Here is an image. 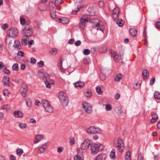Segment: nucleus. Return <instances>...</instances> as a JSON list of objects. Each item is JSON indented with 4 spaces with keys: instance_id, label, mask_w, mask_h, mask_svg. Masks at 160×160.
Masks as SVG:
<instances>
[{
    "instance_id": "obj_42",
    "label": "nucleus",
    "mask_w": 160,
    "mask_h": 160,
    "mask_svg": "<svg viewBox=\"0 0 160 160\" xmlns=\"http://www.w3.org/2000/svg\"><path fill=\"white\" fill-rule=\"evenodd\" d=\"M27 126V125L26 124L23 123H20L19 125V128L22 129H23L26 128Z\"/></svg>"
},
{
    "instance_id": "obj_57",
    "label": "nucleus",
    "mask_w": 160,
    "mask_h": 160,
    "mask_svg": "<svg viewBox=\"0 0 160 160\" xmlns=\"http://www.w3.org/2000/svg\"><path fill=\"white\" fill-rule=\"evenodd\" d=\"M155 81V78L154 77L152 78L150 81V85H152L154 83Z\"/></svg>"
},
{
    "instance_id": "obj_48",
    "label": "nucleus",
    "mask_w": 160,
    "mask_h": 160,
    "mask_svg": "<svg viewBox=\"0 0 160 160\" xmlns=\"http://www.w3.org/2000/svg\"><path fill=\"white\" fill-rule=\"evenodd\" d=\"M56 11H51V17L53 18H56V15L55 13Z\"/></svg>"
},
{
    "instance_id": "obj_2",
    "label": "nucleus",
    "mask_w": 160,
    "mask_h": 160,
    "mask_svg": "<svg viewBox=\"0 0 160 160\" xmlns=\"http://www.w3.org/2000/svg\"><path fill=\"white\" fill-rule=\"evenodd\" d=\"M59 98L62 105L64 106H67L68 103V100L67 94L63 92H60L59 93Z\"/></svg>"
},
{
    "instance_id": "obj_6",
    "label": "nucleus",
    "mask_w": 160,
    "mask_h": 160,
    "mask_svg": "<svg viewBox=\"0 0 160 160\" xmlns=\"http://www.w3.org/2000/svg\"><path fill=\"white\" fill-rule=\"evenodd\" d=\"M101 144L99 146L96 144H93L91 145V153L92 155H95L98 152L99 149V147Z\"/></svg>"
},
{
    "instance_id": "obj_49",
    "label": "nucleus",
    "mask_w": 160,
    "mask_h": 160,
    "mask_svg": "<svg viewBox=\"0 0 160 160\" xmlns=\"http://www.w3.org/2000/svg\"><path fill=\"white\" fill-rule=\"evenodd\" d=\"M74 159V160H83V157L78 156H75Z\"/></svg>"
},
{
    "instance_id": "obj_16",
    "label": "nucleus",
    "mask_w": 160,
    "mask_h": 160,
    "mask_svg": "<svg viewBox=\"0 0 160 160\" xmlns=\"http://www.w3.org/2000/svg\"><path fill=\"white\" fill-rule=\"evenodd\" d=\"M106 157V155L105 154H99L97 156L95 160H105Z\"/></svg>"
},
{
    "instance_id": "obj_30",
    "label": "nucleus",
    "mask_w": 160,
    "mask_h": 160,
    "mask_svg": "<svg viewBox=\"0 0 160 160\" xmlns=\"http://www.w3.org/2000/svg\"><path fill=\"white\" fill-rule=\"evenodd\" d=\"M83 150L84 149H82L81 148H78L77 150L78 154L76 156H78L83 157Z\"/></svg>"
},
{
    "instance_id": "obj_59",
    "label": "nucleus",
    "mask_w": 160,
    "mask_h": 160,
    "mask_svg": "<svg viewBox=\"0 0 160 160\" xmlns=\"http://www.w3.org/2000/svg\"><path fill=\"white\" fill-rule=\"evenodd\" d=\"M63 148L62 147H58V153H60L62 151Z\"/></svg>"
},
{
    "instance_id": "obj_36",
    "label": "nucleus",
    "mask_w": 160,
    "mask_h": 160,
    "mask_svg": "<svg viewBox=\"0 0 160 160\" xmlns=\"http://www.w3.org/2000/svg\"><path fill=\"white\" fill-rule=\"evenodd\" d=\"M44 82H45V84L46 85V87L48 88H50L51 87V85L50 84V83H52L53 84L54 83L53 82L54 81H52V82H49L47 80H46V81H45Z\"/></svg>"
},
{
    "instance_id": "obj_58",
    "label": "nucleus",
    "mask_w": 160,
    "mask_h": 160,
    "mask_svg": "<svg viewBox=\"0 0 160 160\" xmlns=\"http://www.w3.org/2000/svg\"><path fill=\"white\" fill-rule=\"evenodd\" d=\"M20 21L21 24H23L25 23L26 22L25 19L23 18H21L20 19Z\"/></svg>"
},
{
    "instance_id": "obj_20",
    "label": "nucleus",
    "mask_w": 160,
    "mask_h": 160,
    "mask_svg": "<svg viewBox=\"0 0 160 160\" xmlns=\"http://www.w3.org/2000/svg\"><path fill=\"white\" fill-rule=\"evenodd\" d=\"M38 74L40 78L45 81L48 80V77L46 76L45 73L44 72L39 71Z\"/></svg>"
},
{
    "instance_id": "obj_38",
    "label": "nucleus",
    "mask_w": 160,
    "mask_h": 160,
    "mask_svg": "<svg viewBox=\"0 0 160 160\" xmlns=\"http://www.w3.org/2000/svg\"><path fill=\"white\" fill-rule=\"evenodd\" d=\"M12 69L13 70L18 71V64L17 63L13 64L12 66Z\"/></svg>"
},
{
    "instance_id": "obj_12",
    "label": "nucleus",
    "mask_w": 160,
    "mask_h": 160,
    "mask_svg": "<svg viewBox=\"0 0 160 160\" xmlns=\"http://www.w3.org/2000/svg\"><path fill=\"white\" fill-rule=\"evenodd\" d=\"M95 23V26L97 27V30H99L101 31H103L104 26L100 24L99 20L97 19H95L94 21Z\"/></svg>"
},
{
    "instance_id": "obj_11",
    "label": "nucleus",
    "mask_w": 160,
    "mask_h": 160,
    "mask_svg": "<svg viewBox=\"0 0 160 160\" xmlns=\"http://www.w3.org/2000/svg\"><path fill=\"white\" fill-rule=\"evenodd\" d=\"M91 145L90 141L88 139L85 140L81 145V148L84 150L87 149Z\"/></svg>"
},
{
    "instance_id": "obj_64",
    "label": "nucleus",
    "mask_w": 160,
    "mask_h": 160,
    "mask_svg": "<svg viewBox=\"0 0 160 160\" xmlns=\"http://www.w3.org/2000/svg\"><path fill=\"white\" fill-rule=\"evenodd\" d=\"M8 25L7 24H4L2 26V28L5 30L8 27Z\"/></svg>"
},
{
    "instance_id": "obj_15",
    "label": "nucleus",
    "mask_w": 160,
    "mask_h": 160,
    "mask_svg": "<svg viewBox=\"0 0 160 160\" xmlns=\"http://www.w3.org/2000/svg\"><path fill=\"white\" fill-rule=\"evenodd\" d=\"M88 11L91 15L93 16L95 15L96 12L95 8L92 6H90L88 8Z\"/></svg>"
},
{
    "instance_id": "obj_52",
    "label": "nucleus",
    "mask_w": 160,
    "mask_h": 160,
    "mask_svg": "<svg viewBox=\"0 0 160 160\" xmlns=\"http://www.w3.org/2000/svg\"><path fill=\"white\" fill-rule=\"evenodd\" d=\"M143 156L141 153H139L138 156V160H143Z\"/></svg>"
},
{
    "instance_id": "obj_32",
    "label": "nucleus",
    "mask_w": 160,
    "mask_h": 160,
    "mask_svg": "<svg viewBox=\"0 0 160 160\" xmlns=\"http://www.w3.org/2000/svg\"><path fill=\"white\" fill-rule=\"evenodd\" d=\"M47 148V147H45L44 146H43L42 145L41 147L39 148L38 151L39 153H41L42 152H45V149Z\"/></svg>"
},
{
    "instance_id": "obj_45",
    "label": "nucleus",
    "mask_w": 160,
    "mask_h": 160,
    "mask_svg": "<svg viewBox=\"0 0 160 160\" xmlns=\"http://www.w3.org/2000/svg\"><path fill=\"white\" fill-rule=\"evenodd\" d=\"M63 0H55V5H59L63 2Z\"/></svg>"
},
{
    "instance_id": "obj_21",
    "label": "nucleus",
    "mask_w": 160,
    "mask_h": 160,
    "mask_svg": "<svg viewBox=\"0 0 160 160\" xmlns=\"http://www.w3.org/2000/svg\"><path fill=\"white\" fill-rule=\"evenodd\" d=\"M149 73L148 71L147 70H143L142 71V75L143 76V79L144 80L148 78V76H149Z\"/></svg>"
},
{
    "instance_id": "obj_7",
    "label": "nucleus",
    "mask_w": 160,
    "mask_h": 160,
    "mask_svg": "<svg viewBox=\"0 0 160 160\" xmlns=\"http://www.w3.org/2000/svg\"><path fill=\"white\" fill-rule=\"evenodd\" d=\"M82 105L86 112L88 113H90L92 112V107L89 103L87 102H84L82 103Z\"/></svg>"
},
{
    "instance_id": "obj_18",
    "label": "nucleus",
    "mask_w": 160,
    "mask_h": 160,
    "mask_svg": "<svg viewBox=\"0 0 160 160\" xmlns=\"http://www.w3.org/2000/svg\"><path fill=\"white\" fill-rule=\"evenodd\" d=\"M43 138L42 135H37L35 136L34 138V143H37L40 142Z\"/></svg>"
},
{
    "instance_id": "obj_63",
    "label": "nucleus",
    "mask_w": 160,
    "mask_h": 160,
    "mask_svg": "<svg viewBox=\"0 0 160 160\" xmlns=\"http://www.w3.org/2000/svg\"><path fill=\"white\" fill-rule=\"evenodd\" d=\"M81 44V42L80 40H78L75 43V45L76 46H78L80 45Z\"/></svg>"
},
{
    "instance_id": "obj_17",
    "label": "nucleus",
    "mask_w": 160,
    "mask_h": 160,
    "mask_svg": "<svg viewBox=\"0 0 160 160\" xmlns=\"http://www.w3.org/2000/svg\"><path fill=\"white\" fill-rule=\"evenodd\" d=\"M14 116L16 118H22L23 117V113L18 111H15L13 113Z\"/></svg>"
},
{
    "instance_id": "obj_10",
    "label": "nucleus",
    "mask_w": 160,
    "mask_h": 160,
    "mask_svg": "<svg viewBox=\"0 0 160 160\" xmlns=\"http://www.w3.org/2000/svg\"><path fill=\"white\" fill-rule=\"evenodd\" d=\"M119 9L118 7H115L113 9L112 12V17L114 19H117L119 14Z\"/></svg>"
},
{
    "instance_id": "obj_54",
    "label": "nucleus",
    "mask_w": 160,
    "mask_h": 160,
    "mask_svg": "<svg viewBox=\"0 0 160 160\" xmlns=\"http://www.w3.org/2000/svg\"><path fill=\"white\" fill-rule=\"evenodd\" d=\"M85 95L87 97L89 98L92 96V93L91 92H87L85 93Z\"/></svg>"
},
{
    "instance_id": "obj_29",
    "label": "nucleus",
    "mask_w": 160,
    "mask_h": 160,
    "mask_svg": "<svg viewBox=\"0 0 160 160\" xmlns=\"http://www.w3.org/2000/svg\"><path fill=\"white\" fill-rule=\"evenodd\" d=\"M84 83L82 82H78L74 83V86L75 87H79L80 88L84 86Z\"/></svg>"
},
{
    "instance_id": "obj_27",
    "label": "nucleus",
    "mask_w": 160,
    "mask_h": 160,
    "mask_svg": "<svg viewBox=\"0 0 160 160\" xmlns=\"http://www.w3.org/2000/svg\"><path fill=\"white\" fill-rule=\"evenodd\" d=\"M56 5H55V3L54 4L52 2H50L49 4V6L50 8L51 11H56L55 9V6Z\"/></svg>"
},
{
    "instance_id": "obj_50",
    "label": "nucleus",
    "mask_w": 160,
    "mask_h": 160,
    "mask_svg": "<svg viewBox=\"0 0 160 160\" xmlns=\"http://www.w3.org/2000/svg\"><path fill=\"white\" fill-rule=\"evenodd\" d=\"M83 53L85 55H88L90 53V51L88 49H86L83 51Z\"/></svg>"
},
{
    "instance_id": "obj_46",
    "label": "nucleus",
    "mask_w": 160,
    "mask_h": 160,
    "mask_svg": "<svg viewBox=\"0 0 160 160\" xmlns=\"http://www.w3.org/2000/svg\"><path fill=\"white\" fill-rule=\"evenodd\" d=\"M26 103L27 106L30 107L32 106V102L30 100H26Z\"/></svg>"
},
{
    "instance_id": "obj_5",
    "label": "nucleus",
    "mask_w": 160,
    "mask_h": 160,
    "mask_svg": "<svg viewBox=\"0 0 160 160\" xmlns=\"http://www.w3.org/2000/svg\"><path fill=\"white\" fill-rule=\"evenodd\" d=\"M101 130L99 128L91 126L87 129V132L90 134L100 133L101 132Z\"/></svg>"
},
{
    "instance_id": "obj_4",
    "label": "nucleus",
    "mask_w": 160,
    "mask_h": 160,
    "mask_svg": "<svg viewBox=\"0 0 160 160\" xmlns=\"http://www.w3.org/2000/svg\"><path fill=\"white\" fill-rule=\"evenodd\" d=\"M90 16L88 15H84L81 18L80 25L82 29H85V23L90 20Z\"/></svg>"
},
{
    "instance_id": "obj_44",
    "label": "nucleus",
    "mask_w": 160,
    "mask_h": 160,
    "mask_svg": "<svg viewBox=\"0 0 160 160\" xmlns=\"http://www.w3.org/2000/svg\"><path fill=\"white\" fill-rule=\"evenodd\" d=\"M105 109L106 110L110 111L112 109V107L110 104H108L106 106Z\"/></svg>"
},
{
    "instance_id": "obj_22",
    "label": "nucleus",
    "mask_w": 160,
    "mask_h": 160,
    "mask_svg": "<svg viewBox=\"0 0 160 160\" xmlns=\"http://www.w3.org/2000/svg\"><path fill=\"white\" fill-rule=\"evenodd\" d=\"M152 118L151 120L152 123H153L156 122L158 119V116L156 113H152Z\"/></svg>"
},
{
    "instance_id": "obj_25",
    "label": "nucleus",
    "mask_w": 160,
    "mask_h": 160,
    "mask_svg": "<svg viewBox=\"0 0 160 160\" xmlns=\"http://www.w3.org/2000/svg\"><path fill=\"white\" fill-rule=\"evenodd\" d=\"M112 57L116 62H118L119 60V57L117 53L113 52L112 54Z\"/></svg>"
},
{
    "instance_id": "obj_31",
    "label": "nucleus",
    "mask_w": 160,
    "mask_h": 160,
    "mask_svg": "<svg viewBox=\"0 0 160 160\" xmlns=\"http://www.w3.org/2000/svg\"><path fill=\"white\" fill-rule=\"evenodd\" d=\"M115 149H112L111 151L110 156V158L112 159H115Z\"/></svg>"
},
{
    "instance_id": "obj_55",
    "label": "nucleus",
    "mask_w": 160,
    "mask_h": 160,
    "mask_svg": "<svg viewBox=\"0 0 160 160\" xmlns=\"http://www.w3.org/2000/svg\"><path fill=\"white\" fill-rule=\"evenodd\" d=\"M27 40L26 38L22 39L21 42L22 45L25 46L27 43Z\"/></svg>"
},
{
    "instance_id": "obj_8",
    "label": "nucleus",
    "mask_w": 160,
    "mask_h": 160,
    "mask_svg": "<svg viewBox=\"0 0 160 160\" xmlns=\"http://www.w3.org/2000/svg\"><path fill=\"white\" fill-rule=\"evenodd\" d=\"M22 33L26 37L31 36L32 35V32L31 29L29 28H24L22 30Z\"/></svg>"
},
{
    "instance_id": "obj_60",
    "label": "nucleus",
    "mask_w": 160,
    "mask_h": 160,
    "mask_svg": "<svg viewBox=\"0 0 160 160\" xmlns=\"http://www.w3.org/2000/svg\"><path fill=\"white\" fill-rule=\"evenodd\" d=\"M104 5V3L103 2L101 1L99 2L98 3V6L99 7L102 8L103 7Z\"/></svg>"
},
{
    "instance_id": "obj_47",
    "label": "nucleus",
    "mask_w": 160,
    "mask_h": 160,
    "mask_svg": "<svg viewBox=\"0 0 160 160\" xmlns=\"http://www.w3.org/2000/svg\"><path fill=\"white\" fill-rule=\"evenodd\" d=\"M82 7H83L82 6H81L80 7H79V8L78 7H77V9L75 10H73L72 11V14H75L78 11L80 10V9L81 8H82Z\"/></svg>"
},
{
    "instance_id": "obj_23",
    "label": "nucleus",
    "mask_w": 160,
    "mask_h": 160,
    "mask_svg": "<svg viewBox=\"0 0 160 160\" xmlns=\"http://www.w3.org/2000/svg\"><path fill=\"white\" fill-rule=\"evenodd\" d=\"M62 59H60V61L58 63L57 66L58 67L59 69V70L61 72H63L64 71V69L62 67Z\"/></svg>"
},
{
    "instance_id": "obj_41",
    "label": "nucleus",
    "mask_w": 160,
    "mask_h": 160,
    "mask_svg": "<svg viewBox=\"0 0 160 160\" xmlns=\"http://www.w3.org/2000/svg\"><path fill=\"white\" fill-rule=\"evenodd\" d=\"M154 97L155 98L157 99H160V94L158 92H156L154 93Z\"/></svg>"
},
{
    "instance_id": "obj_51",
    "label": "nucleus",
    "mask_w": 160,
    "mask_h": 160,
    "mask_svg": "<svg viewBox=\"0 0 160 160\" xmlns=\"http://www.w3.org/2000/svg\"><path fill=\"white\" fill-rule=\"evenodd\" d=\"M141 84H139V85H138V83H136L135 85H133V88L134 89L136 90L138 89L140 86Z\"/></svg>"
},
{
    "instance_id": "obj_39",
    "label": "nucleus",
    "mask_w": 160,
    "mask_h": 160,
    "mask_svg": "<svg viewBox=\"0 0 160 160\" xmlns=\"http://www.w3.org/2000/svg\"><path fill=\"white\" fill-rule=\"evenodd\" d=\"M96 90L98 93L99 95H101L102 94V92L101 91L100 87L97 86L96 88Z\"/></svg>"
},
{
    "instance_id": "obj_14",
    "label": "nucleus",
    "mask_w": 160,
    "mask_h": 160,
    "mask_svg": "<svg viewBox=\"0 0 160 160\" xmlns=\"http://www.w3.org/2000/svg\"><path fill=\"white\" fill-rule=\"evenodd\" d=\"M2 81L5 86H9V78L8 76H4L3 78Z\"/></svg>"
},
{
    "instance_id": "obj_35",
    "label": "nucleus",
    "mask_w": 160,
    "mask_h": 160,
    "mask_svg": "<svg viewBox=\"0 0 160 160\" xmlns=\"http://www.w3.org/2000/svg\"><path fill=\"white\" fill-rule=\"evenodd\" d=\"M83 62L84 64H88L90 62V60L89 58H84L83 60Z\"/></svg>"
},
{
    "instance_id": "obj_40",
    "label": "nucleus",
    "mask_w": 160,
    "mask_h": 160,
    "mask_svg": "<svg viewBox=\"0 0 160 160\" xmlns=\"http://www.w3.org/2000/svg\"><path fill=\"white\" fill-rule=\"evenodd\" d=\"M58 50L56 48H53L50 51L51 54L53 55H56L57 53Z\"/></svg>"
},
{
    "instance_id": "obj_43",
    "label": "nucleus",
    "mask_w": 160,
    "mask_h": 160,
    "mask_svg": "<svg viewBox=\"0 0 160 160\" xmlns=\"http://www.w3.org/2000/svg\"><path fill=\"white\" fill-rule=\"evenodd\" d=\"M23 151L21 149H18L17 150V154L18 156H21L22 154Z\"/></svg>"
},
{
    "instance_id": "obj_24",
    "label": "nucleus",
    "mask_w": 160,
    "mask_h": 160,
    "mask_svg": "<svg viewBox=\"0 0 160 160\" xmlns=\"http://www.w3.org/2000/svg\"><path fill=\"white\" fill-rule=\"evenodd\" d=\"M13 46L16 49H20L21 48V46L20 43L18 41L15 40L14 42V44L13 45Z\"/></svg>"
},
{
    "instance_id": "obj_62",
    "label": "nucleus",
    "mask_w": 160,
    "mask_h": 160,
    "mask_svg": "<svg viewBox=\"0 0 160 160\" xmlns=\"http://www.w3.org/2000/svg\"><path fill=\"white\" fill-rule=\"evenodd\" d=\"M18 56H20L21 57H23L24 56L23 52L21 51H19L18 52Z\"/></svg>"
},
{
    "instance_id": "obj_28",
    "label": "nucleus",
    "mask_w": 160,
    "mask_h": 160,
    "mask_svg": "<svg viewBox=\"0 0 160 160\" xmlns=\"http://www.w3.org/2000/svg\"><path fill=\"white\" fill-rule=\"evenodd\" d=\"M122 74H119L116 75L114 78V80L115 82H119L122 78Z\"/></svg>"
},
{
    "instance_id": "obj_61",
    "label": "nucleus",
    "mask_w": 160,
    "mask_h": 160,
    "mask_svg": "<svg viewBox=\"0 0 160 160\" xmlns=\"http://www.w3.org/2000/svg\"><path fill=\"white\" fill-rule=\"evenodd\" d=\"M156 28L160 29V21H157L156 23Z\"/></svg>"
},
{
    "instance_id": "obj_9",
    "label": "nucleus",
    "mask_w": 160,
    "mask_h": 160,
    "mask_svg": "<svg viewBox=\"0 0 160 160\" xmlns=\"http://www.w3.org/2000/svg\"><path fill=\"white\" fill-rule=\"evenodd\" d=\"M117 148L121 152H122L124 149V144L122 140L121 139H119L117 140Z\"/></svg>"
},
{
    "instance_id": "obj_53",
    "label": "nucleus",
    "mask_w": 160,
    "mask_h": 160,
    "mask_svg": "<svg viewBox=\"0 0 160 160\" xmlns=\"http://www.w3.org/2000/svg\"><path fill=\"white\" fill-rule=\"evenodd\" d=\"M44 65V62L42 61H41L38 63V67H42Z\"/></svg>"
},
{
    "instance_id": "obj_56",
    "label": "nucleus",
    "mask_w": 160,
    "mask_h": 160,
    "mask_svg": "<svg viewBox=\"0 0 160 160\" xmlns=\"http://www.w3.org/2000/svg\"><path fill=\"white\" fill-rule=\"evenodd\" d=\"M4 72L6 74L8 75L10 72V70L8 69H7L6 67L4 68Z\"/></svg>"
},
{
    "instance_id": "obj_1",
    "label": "nucleus",
    "mask_w": 160,
    "mask_h": 160,
    "mask_svg": "<svg viewBox=\"0 0 160 160\" xmlns=\"http://www.w3.org/2000/svg\"><path fill=\"white\" fill-rule=\"evenodd\" d=\"M7 34L8 37H7L6 38L5 41L6 43H8L9 45L12 43V41L9 42L8 39L9 37L15 38L18 34V30L17 29L15 28H12L9 29L7 32Z\"/></svg>"
},
{
    "instance_id": "obj_33",
    "label": "nucleus",
    "mask_w": 160,
    "mask_h": 160,
    "mask_svg": "<svg viewBox=\"0 0 160 160\" xmlns=\"http://www.w3.org/2000/svg\"><path fill=\"white\" fill-rule=\"evenodd\" d=\"M125 160H131L130 153L129 151L127 152L125 156Z\"/></svg>"
},
{
    "instance_id": "obj_3",
    "label": "nucleus",
    "mask_w": 160,
    "mask_h": 160,
    "mask_svg": "<svg viewBox=\"0 0 160 160\" xmlns=\"http://www.w3.org/2000/svg\"><path fill=\"white\" fill-rule=\"evenodd\" d=\"M42 103L45 110L49 113L53 112V108L49 102L46 100H43L42 101Z\"/></svg>"
},
{
    "instance_id": "obj_19",
    "label": "nucleus",
    "mask_w": 160,
    "mask_h": 160,
    "mask_svg": "<svg viewBox=\"0 0 160 160\" xmlns=\"http://www.w3.org/2000/svg\"><path fill=\"white\" fill-rule=\"evenodd\" d=\"M58 21L63 24H66L68 22L69 19L68 18L63 17L61 18H58Z\"/></svg>"
},
{
    "instance_id": "obj_26",
    "label": "nucleus",
    "mask_w": 160,
    "mask_h": 160,
    "mask_svg": "<svg viewBox=\"0 0 160 160\" xmlns=\"http://www.w3.org/2000/svg\"><path fill=\"white\" fill-rule=\"evenodd\" d=\"M130 34L133 37L136 36L137 34V31L134 28H131L129 30Z\"/></svg>"
},
{
    "instance_id": "obj_13",
    "label": "nucleus",
    "mask_w": 160,
    "mask_h": 160,
    "mask_svg": "<svg viewBox=\"0 0 160 160\" xmlns=\"http://www.w3.org/2000/svg\"><path fill=\"white\" fill-rule=\"evenodd\" d=\"M28 89V87L27 86H23L20 88L22 96L23 97H25L27 95V92Z\"/></svg>"
},
{
    "instance_id": "obj_37",
    "label": "nucleus",
    "mask_w": 160,
    "mask_h": 160,
    "mask_svg": "<svg viewBox=\"0 0 160 160\" xmlns=\"http://www.w3.org/2000/svg\"><path fill=\"white\" fill-rule=\"evenodd\" d=\"M1 108L2 109L5 110L7 111H8L10 109V106L8 104L4 105Z\"/></svg>"
},
{
    "instance_id": "obj_34",
    "label": "nucleus",
    "mask_w": 160,
    "mask_h": 160,
    "mask_svg": "<svg viewBox=\"0 0 160 160\" xmlns=\"http://www.w3.org/2000/svg\"><path fill=\"white\" fill-rule=\"evenodd\" d=\"M117 23L120 27H122L124 24V21L122 20L119 19L117 21Z\"/></svg>"
}]
</instances>
